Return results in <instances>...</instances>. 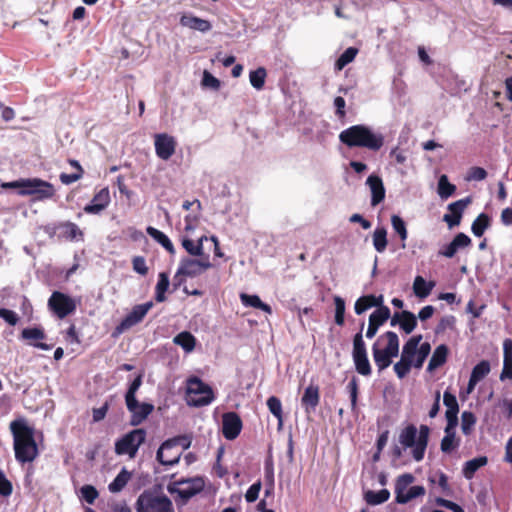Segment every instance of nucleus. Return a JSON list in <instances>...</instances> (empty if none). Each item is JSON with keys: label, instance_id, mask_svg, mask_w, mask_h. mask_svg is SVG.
I'll return each instance as SVG.
<instances>
[{"label": "nucleus", "instance_id": "29", "mask_svg": "<svg viewBox=\"0 0 512 512\" xmlns=\"http://www.w3.org/2000/svg\"><path fill=\"white\" fill-rule=\"evenodd\" d=\"M154 410V406L150 403H139L133 410H128L131 413L130 424L132 426L140 425Z\"/></svg>", "mask_w": 512, "mask_h": 512}, {"label": "nucleus", "instance_id": "32", "mask_svg": "<svg viewBox=\"0 0 512 512\" xmlns=\"http://www.w3.org/2000/svg\"><path fill=\"white\" fill-rule=\"evenodd\" d=\"M488 462V459L486 456H480V457H477V458H473L469 461H467L465 464H464V467H463V475L466 479L470 480L474 477L476 471L485 466Z\"/></svg>", "mask_w": 512, "mask_h": 512}, {"label": "nucleus", "instance_id": "42", "mask_svg": "<svg viewBox=\"0 0 512 512\" xmlns=\"http://www.w3.org/2000/svg\"><path fill=\"white\" fill-rule=\"evenodd\" d=\"M460 443L459 439H456L455 430H448L445 432V436L441 440V451L443 453H451L453 450L458 448Z\"/></svg>", "mask_w": 512, "mask_h": 512}, {"label": "nucleus", "instance_id": "58", "mask_svg": "<svg viewBox=\"0 0 512 512\" xmlns=\"http://www.w3.org/2000/svg\"><path fill=\"white\" fill-rule=\"evenodd\" d=\"M13 492V486L10 480L7 479L4 472L0 469V495L8 497Z\"/></svg>", "mask_w": 512, "mask_h": 512}, {"label": "nucleus", "instance_id": "34", "mask_svg": "<svg viewBox=\"0 0 512 512\" xmlns=\"http://www.w3.org/2000/svg\"><path fill=\"white\" fill-rule=\"evenodd\" d=\"M142 384V375H138L129 385L125 394V402L128 410H133L137 405L136 392Z\"/></svg>", "mask_w": 512, "mask_h": 512}, {"label": "nucleus", "instance_id": "6", "mask_svg": "<svg viewBox=\"0 0 512 512\" xmlns=\"http://www.w3.org/2000/svg\"><path fill=\"white\" fill-rule=\"evenodd\" d=\"M191 441L186 436H176L164 441L159 447L156 458L165 466H173L180 460L182 450L190 447Z\"/></svg>", "mask_w": 512, "mask_h": 512}, {"label": "nucleus", "instance_id": "3", "mask_svg": "<svg viewBox=\"0 0 512 512\" xmlns=\"http://www.w3.org/2000/svg\"><path fill=\"white\" fill-rule=\"evenodd\" d=\"M399 337L394 331L381 334L372 345V355L378 371L381 372L392 364V359L399 354Z\"/></svg>", "mask_w": 512, "mask_h": 512}, {"label": "nucleus", "instance_id": "4", "mask_svg": "<svg viewBox=\"0 0 512 512\" xmlns=\"http://www.w3.org/2000/svg\"><path fill=\"white\" fill-rule=\"evenodd\" d=\"M430 429L427 425H421L417 435V428L409 424L399 434V442L404 449L412 448V457L415 461H422L429 441Z\"/></svg>", "mask_w": 512, "mask_h": 512}, {"label": "nucleus", "instance_id": "10", "mask_svg": "<svg viewBox=\"0 0 512 512\" xmlns=\"http://www.w3.org/2000/svg\"><path fill=\"white\" fill-rule=\"evenodd\" d=\"M422 335H414L408 339L402 348L401 358L394 364V371L399 379L405 378L413 367V359L416 355V346L422 341Z\"/></svg>", "mask_w": 512, "mask_h": 512}, {"label": "nucleus", "instance_id": "41", "mask_svg": "<svg viewBox=\"0 0 512 512\" xmlns=\"http://www.w3.org/2000/svg\"><path fill=\"white\" fill-rule=\"evenodd\" d=\"M390 497V492L387 489L379 491L368 490L364 493V499L369 505H379L386 502Z\"/></svg>", "mask_w": 512, "mask_h": 512}, {"label": "nucleus", "instance_id": "17", "mask_svg": "<svg viewBox=\"0 0 512 512\" xmlns=\"http://www.w3.org/2000/svg\"><path fill=\"white\" fill-rule=\"evenodd\" d=\"M471 203V198L466 197L448 205L449 213L444 214L443 221L447 223L449 228L458 226L461 223L462 215L466 207Z\"/></svg>", "mask_w": 512, "mask_h": 512}, {"label": "nucleus", "instance_id": "48", "mask_svg": "<svg viewBox=\"0 0 512 512\" xmlns=\"http://www.w3.org/2000/svg\"><path fill=\"white\" fill-rule=\"evenodd\" d=\"M266 77L267 72L264 67H259L249 73L250 83L257 90H261L264 87Z\"/></svg>", "mask_w": 512, "mask_h": 512}, {"label": "nucleus", "instance_id": "15", "mask_svg": "<svg viewBox=\"0 0 512 512\" xmlns=\"http://www.w3.org/2000/svg\"><path fill=\"white\" fill-rule=\"evenodd\" d=\"M211 267L212 263L209 261L208 256L201 260L185 257L180 261L179 273H183L184 276L194 278Z\"/></svg>", "mask_w": 512, "mask_h": 512}, {"label": "nucleus", "instance_id": "12", "mask_svg": "<svg viewBox=\"0 0 512 512\" xmlns=\"http://www.w3.org/2000/svg\"><path fill=\"white\" fill-rule=\"evenodd\" d=\"M49 308L60 318L63 319L76 310L75 301L68 295L54 291L48 300Z\"/></svg>", "mask_w": 512, "mask_h": 512}, {"label": "nucleus", "instance_id": "52", "mask_svg": "<svg viewBox=\"0 0 512 512\" xmlns=\"http://www.w3.org/2000/svg\"><path fill=\"white\" fill-rule=\"evenodd\" d=\"M335 304V323L343 326L345 322V301L340 296L334 297Z\"/></svg>", "mask_w": 512, "mask_h": 512}, {"label": "nucleus", "instance_id": "27", "mask_svg": "<svg viewBox=\"0 0 512 512\" xmlns=\"http://www.w3.org/2000/svg\"><path fill=\"white\" fill-rule=\"evenodd\" d=\"M183 487L177 490L178 495L183 500L187 501L191 499L193 496L201 492L204 488V482L201 478H196L192 480H187L182 482Z\"/></svg>", "mask_w": 512, "mask_h": 512}, {"label": "nucleus", "instance_id": "19", "mask_svg": "<svg viewBox=\"0 0 512 512\" xmlns=\"http://www.w3.org/2000/svg\"><path fill=\"white\" fill-rule=\"evenodd\" d=\"M110 192L108 187L99 190L93 197L92 201L85 205L83 210L87 214L97 215L105 210L110 204Z\"/></svg>", "mask_w": 512, "mask_h": 512}, {"label": "nucleus", "instance_id": "45", "mask_svg": "<svg viewBox=\"0 0 512 512\" xmlns=\"http://www.w3.org/2000/svg\"><path fill=\"white\" fill-rule=\"evenodd\" d=\"M456 191V186L449 182L446 175H441L438 180V194L442 199L451 197Z\"/></svg>", "mask_w": 512, "mask_h": 512}, {"label": "nucleus", "instance_id": "7", "mask_svg": "<svg viewBox=\"0 0 512 512\" xmlns=\"http://www.w3.org/2000/svg\"><path fill=\"white\" fill-rule=\"evenodd\" d=\"M137 512H173L172 501L156 490H144L135 505Z\"/></svg>", "mask_w": 512, "mask_h": 512}, {"label": "nucleus", "instance_id": "57", "mask_svg": "<svg viewBox=\"0 0 512 512\" xmlns=\"http://www.w3.org/2000/svg\"><path fill=\"white\" fill-rule=\"evenodd\" d=\"M81 494L88 504H93L99 496L97 489L92 485H84L81 488Z\"/></svg>", "mask_w": 512, "mask_h": 512}, {"label": "nucleus", "instance_id": "46", "mask_svg": "<svg viewBox=\"0 0 512 512\" xmlns=\"http://www.w3.org/2000/svg\"><path fill=\"white\" fill-rule=\"evenodd\" d=\"M357 54H358L357 48H355V47L347 48L336 60L335 70L341 71L346 65H348L355 59Z\"/></svg>", "mask_w": 512, "mask_h": 512}, {"label": "nucleus", "instance_id": "54", "mask_svg": "<svg viewBox=\"0 0 512 512\" xmlns=\"http://www.w3.org/2000/svg\"><path fill=\"white\" fill-rule=\"evenodd\" d=\"M372 307L373 306H372V302H371V297L369 294V295L361 296L356 300L355 305H354V310L357 315H361L365 311H367L368 309H370Z\"/></svg>", "mask_w": 512, "mask_h": 512}, {"label": "nucleus", "instance_id": "56", "mask_svg": "<svg viewBox=\"0 0 512 512\" xmlns=\"http://www.w3.org/2000/svg\"><path fill=\"white\" fill-rule=\"evenodd\" d=\"M347 390L350 395L351 409L353 411H355L357 408V398H358V380L356 377H353L349 381V383L347 385Z\"/></svg>", "mask_w": 512, "mask_h": 512}, {"label": "nucleus", "instance_id": "28", "mask_svg": "<svg viewBox=\"0 0 512 512\" xmlns=\"http://www.w3.org/2000/svg\"><path fill=\"white\" fill-rule=\"evenodd\" d=\"M21 337L25 340H35V341H42L46 338V334L42 328L39 327H33V328H25L21 332ZM36 348L42 349V350H49L51 349V346L43 343V342H36L30 343Z\"/></svg>", "mask_w": 512, "mask_h": 512}, {"label": "nucleus", "instance_id": "60", "mask_svg": "<svg viewBox=\"0 0 512 512\" xmlns=\"http://www.w3.org/2000/svg\"><path fill=\"white\" fill-rule=\"evenodd\" d=\"M443 403L446 406V410L459 412V405L456 396L447 390L443 395Z\"/></svg>", "mask_w": 512, "mask_h": 512}, {"label": "nucleus", "instance_id": "30", "mask_svg": "<svg viewBox=\"0 0 512 512\" xmlns=\"http://www.w3.org/2000/svg\"><path fill=\"white\" fill-rule=\"evenodd\" d=\"M448 353L449 349L447 345L441 344L437 346L432 354V357L430 358L427 371L432 372L435 369L443 366L447 361Z\"/></svg>", "mask_w": 512, "mask_h": 512}, {"label": "nucleus", "instance_id": "37", "mask_svg": "<svg viewBox=\"0 0 512 512\" xmlns=\"http://www.w3.org/2000/svg\"><path fill=\"white\" fill-rule=\"evenodd\" d=\"M146 231L149 236L161 244L170 254L175 253L174 246L167 235L152 226L147 227Z\"/></svg>", "mask_w": 512, "mask_h": 512}, {"label": "nucleus", "instance_id": "2", "mask_svg": "<svg viewBox=\"0 0 512 512\" xmlns=\"http://www.w3.org/2000/svg\"><path fill=\"white\" fill-rule=\"evenodd\" d=\"M339 140L349 148L361 147L373 152L379 151L384 145V136L363 124L353 125L341 131Z\"/></svg>", "mask_w": 512, "mask_h": 512}, {"label": "nucleus", "instance_id": "47", "mask_svg": "<svg viewBox=\"0 0 512 512\" xmlns=\"http://www.w3.org/2000/svg\"><path fill=\"white\" fill-rule=\"evenodd\" d=\"M417 327V317L414 313L408 310H403L402 321L400 329L405 334L412 333Z\"/></svg>", "mask_w": 512, "mask_h": 512}, {"label": "nucleus", "instance_id": "23", "mask_svg": "<svg viewBox=\"0 0 512 512\" xmlns=\"http://www.w3.org/2000/svg\"><path fill=\"white\" fill-rule=\"evenodd\" d=\"M366 184L369 186L372 194L371 205L375 207L385 198V188L383 181L378 175L372 174L367 178Z\"/></svg>", "mask_w": 512, "mask_h": 512}, {"label": "nucleus", "instance_id": "5", "mask_svg": "<svg viewBox=\"0 0 512 512\" xmlns=\"http://www.w3.org/2000/svg\"><path fill=\"white\" fill-rule=\"evenodd\" d=\"M4 189H19L21 196L36 195L39 200L49 199L55 195L53 185L39 178L19 179L12 182H6L1 185Z\"/></svg>", "mask_w": 512, "mask_h": 512}, {"label": "nucleus", "instance_id": "40", "mask_svg": "<svg viewBox=\"0 0 512 512\" xmlns=\"http://www.w3.org/2000/svg\"><path fill=\"white\" fill-rule=\"evenodd\" d=\"M131 478V472L123 468L114 480L109 484L108 489L112 493L120 492L129 482Z\"/></svg>", "mask_w": 512, "mask_h": 512}, {"label": "nucleus", "instance_id": "49", "mask_svg": "<svg viewBox=\"0 0 512 512\" xmlns=\"http://www.w3.org/2000/svg\"><path fill=\"white\" fill-rule=\"evenodd\" d=\"M391 224L394 231L399 235L401 241L403 242L402 248H405V241L407 240L408 237V231L404 220L398 215H392Z\"/></svg>", "mask_w": 512, "mask_h": 512}, {"label": "nucleus", "instance_id": "36", "mask_svg": "<svg viewBox=\"0 0 512 512\" xmlns=\"http://www.w3.org/2000/svg\"><path fill=\"white\" fill-rule=\"evenodd\" d=\"M169 275L166 272H161L158 275V282L155 287V300L162 303L166 300V292L169 288Z\"/></svg>", "mask_w": 512, "mask_h": 512}, {"label": "nucleus", "instance_id": "59", "mask_svg": "<svg viewBox=\"0 0 512 512\" xmlns=\"http://www.w3.org/2000/svg\"><path fill=\"white\" fill-rule=\"evenodd\" d=\"M132 267L135 272L138 274L145 276L148 273V267L146 265V260L143 256H135L132 259Z\"/></svg>", "mask_w": 512, "mask_h": 512}, {"label": "nucleus", "instance_id": "26", "mask_svg": "<svg viewBox=\"0 0 512 512\" xmlns=\"http://www.w3.org/2000/svg\"><path fill=\"white\" fill-rule=\"evenodd\" d=\"M512 380V339H505L503 342V368L500 380Z\"/></svg>", "mask_w": 512, "mask_h": 512}, {"label": "nucleus", "instance_id": "11", "mask_svg": "<svg viewBox=\"0 0 512 512\" xmlns=\"http://www.w3.org/2000/svg\"><path fill=\"white\" fill-rule=\"evenodd\" d=\"M415 478L410 473L400 475L395 484V500L399 504H406L412 499L425 495V488L420 485L412 486L407 490V487L414 482Z\"/></svg>", "mask_w": 512, "mask_h": 512}, {"label": "nucleus", "instance_id": "20", "mask_svg": "<svg viewBox=\"0 0 512 512\" xmlns=\"http://www.w3.org/2000/svg\"><path fill=\"white\" fill-rule=\"evenodd\" d=\"M389 318V307H382L381 309L373 311L369 316L366 337L372 339L377 334L379 328L383 326Z\"/></svg>", "mask_w": 512, "mask_h": 512}, {"label": "nucleus", "instance_id": "24", "mask_svg": "<svg viewBox=\"0 0 512 512\" xmlns=\"http://www.w3.org/2000/svg\"><path fill=\"white\" fill-rule=\"evenodd\" d=\"M491 370V366L489 361L487 360H481L478 364H476L471 372L468 385H467V392L471 393L478 382H480L482 379H484Z\"/></svg>", "mask_w": 512, "mask_h": 512}, {"label": "nucleus", "instance_id": "64", "mask_svg": "<svg viewBox=\"0 0 512 512\" xmlns=\"http://www.w3.org/2000/svg\"><path fill=\"white\" fill-rule=\"evenodd\" d=\"M199 219H200V212H198L196 214L190 213V214L186 215L184 218L185 231H187V232L193 231L197 227V225L199 223Z\"/></svg>", "mask_w": 512, "mask_h": 512}, {"label": "nucleus", "instance_id": "38", "mask_svg": "<svg viewBox=\"0 0 512 512\" xmlns=\"http://www.w3.org/2000/svg\"><path fill=\"white\" fill-rule=\"evenodd\" d=\"M434 286V282H426L422 276H416L413 283V290L417 297L426 298L429 296Z\"/></svg>", "mask_w": 512, "mask_h": 512}, {"label": "nucleus", "instance_id": "31", "mask_svg": "<svg viewBox=\"0 0 512 512\" xmlns=\"http://www.w3.org/2000/svg\"><path fill=\"white\" fill-rule=\"evenodd\" d=\"M173 342L180 346L186 353L192 352L196 346V338L188 331H183L177 334L174 337Z\"/></svg>", "mask_w": 512, "mask_h": 512}, {"label": "nucleus", "instance_id": "51", "mask_svg": "<svg viewBox=\"0 0 512 512\" xmlns=\"http://www.w3.org/2000/svg\"><path fill=\"white\" fill-rule=\"evenodd\" d=\"M267 407L269 411L278 419L281 424L283 421L282 404L278 397L271 396L267 400Z\"/></svg>", "mask_w": 512, "mask_h": 512}, {"label": "nucleus", "instance_id": "61", "mask_svg": "<svg viewBox=\"0 0 512 512\" xmlns=\"http://www.w3.org/2000/svg\"><path fill=\"white\" fill-rule=\"evenodd\" d=\"M487 177V171L478 166L471 167L468 172V180L482 181Z\"/></svg>", "mask_w": 512, "mask_h": 512}, {"label": "nucleus", "instance_id": "21", "mask_svg": "<svg viewBox=\"0 0 512 512\" xmlns=\"http://www.w3.org/2000/svg\"><path fill=\"white\" fill-rule=\"evenodd\" d=\"M471 242L472 241L469 236L460 232L453 238V240L449 244L443 246L439 250V255H442L447 258H452L455 256L459 249L470 246Z\"/></svg>", "mask_w": 512, "mask_h": 512}, {"label": "nucleus", "instance_id": "43", "mask_svg": "<svg viewBox=\"0 0 512 512\" xmlns=\"http://www.w3.org/2000/svg\"><path fill=\"white\" fill-rule=\"evenodd\" d=\"M387 231L384 227L376 228L373 233V246L379 253H383L387 248Z\"/></svg>", "mask_w": 512, "mask_h": 512}, {"label": "nucleus", "instance_id": "63", "mask_svg": "<svg viewBox=\"0 0 512 512\" xmlns=\"http://www.w3.org/2000/svg\"><path fill=\"white\" fill-rule=\"evenodd\" d=\"M260 490H261V482L260 481H257L256 483L252 484L248 488V490L245 494L246 501L249 503L255 502L259 496Z\"/></svg>", "mask_w": 512, "mask_h": 512}, {"label": "nucleus", "instance_id": "9", "mask_svg": "<svg viewBox=\"0 0 512 512\" xmlns=\"http://www.w3.org/2000/svg\"><path fill=\"white\" fill-rule=\"evenodd\" d=\"M146 437L147 431L143 428L129 431L115 442V453L135 458L139 447L145 442Z\"/></svg>", "mask_w": 512, "mask_h": 512}, {"label": "nucleus", "instance_id": "8", "mask_svg": "<svg viewBox=\"0 0 512 512\" xmlns=\"http://www.w3.org/2000/svg\"><path fill=\"white\" fill-rule=\"evenodd\" d=\"M215 398L213 389L199 377L187 379L186 401L189 406L202 407L209 405Z\"/></svg>", "mask_w": 512, "mask_h": 512}, {"label": "nucleus", "instance_id": "13", "mask_svg": "<svg viewBox=\"0 0 512 512\" xmlns=\"http://www.w3.org/2000/svg\"><path fill=\"white\" fill-rule=\"evenodd\" d=\"M152 307H153L152 301H148L143 304L135 305L132 308L131 312H129L122 319V321L116 326L115 332L117 334H121V333L125 332L126 330L130 329L131 327L140 323L145 318V316L147 315V313L149 312V310Z\"/></svg>", "mask_w": 512, "mask_h": 512}, {"label": "nucleus", "instance_id": "50", "mask_svg": "<svg viewBox=\"0 0 512 512\" xmlns=\"http://www.w3.org/2000/svg\"><path fill=\"white\" fill-rule=\"evenodd\" d=\"M476 423L475 415L470 411H464L461 415V429L463 434L470 435Z\"/></svg>", "mask_w": 512, "mask_h": 512}, {"label": "nucleus", "instance_id": "18", "mask_svg": "<svg viewBox=\"0 0 512 512\" xmlns=\"http://www.w3.org/2000/svg\"><path fill=\"white\" fill-rule=\"evenodd\" d=\"M54 232L57 233L59 239L66 241L78 242L84 240V232L71 221L59 222L54 226Z\"/></svg>", "mask_w": 512, "mask_h": 512}, {"label": "nucleus", "instance_id": "14", "mask_svg": "<svg viewBox=\"0 0 512 512\" xmlns=\"http://www.w3.org/2000/svg\"><path fill=\"white\" fill-rule=\"evenodd\" d=\"M154 147L156 155L162 160L170 159L177 147L175 137L167 133H158L154 135Z\"/></svg>", "mask_w": 512, "mask_h": 512}, {"label": "nucleus", "instance_id": "39", "mask_svg": "<svg viewBox=\"0 0 512 512\" xmlns=\"http://www.w3.org/2000/svg\"><path fill=\"white\" fill-rule=\"evenodd\" d=\"M490 224H491L490 216L486 213H481L477 216V218L472 223V226H471L472 233L476 237H481V236H483L485 230L490 227Z\"/></svg>", "mask_w": 512, "mask_h": 512}, {"label": "nucleus", "instance_id": "53", "mask_svg": "<svg viewBox=\"0 0 512 512\" xmlns=\"http://www.w3.org/2000/svg\"><path fill=\"white\" fill-rule=\"evenodd\" d=\"M455 323L456 318L453 315H447L442 317L435 328L436 334L444 333L448 329H454Z\"/></svg>", "mask_w": 512, "mask_h": 512}, {"label": "nucleus", "instance_id": "25", "mask_svg": "<svg viewBox=\"0 0 512 512\" xmlns=\"http://www.w3.org/2000/svg\"><path fill=\"white\" fill-rule=\"evenodd\" d=\"M180 25L200 32H208L212 29L210 21L192 14H183L180 17Z\"/></svg>", "mask_w": 512, "mask_h": 512}, {"label": "nucleus", "instance_id": "62", "mask_svg": "<svg viewBox=\"0 0 512 512\" xmlns=\"http://www.w3.org/2000/svg\"><path fill=\"white\" fill-rule=\"evenodd\" d=\"M458 413V411L446 410L445 417L447 425L445 427V432H448V430H455L458 425Z\"/></svg>", "mask_w": 512, "mask_h": 512}, {"label": "nucleus", "instance_id": "22", "mask_svg": "<svg viewBox=\"0 0 512 512\" xmlns=\"http://www.w3.org/2000/svg\"><path fill=\"white\" fill-rule=\"evenodd\" d=\"M320 402V390L318 385L310 384L306 387L301 404L307 413L315 411Z\"/></svg>", "mask_w": 512, "mask_h": 512}, {"label": "nucleus", "instance_id": "33", "mask_svg": "<svg viewBox=\"0 0 512 512\" xmlns=\"http://www.w3.org/2000/svg\"><path fill=\"white\" fill-rule=\"evenodd\" d=\"M353 362L355 365V369L357 373L362 376H370L372 373V368L367 356V352L357 353L352 355Z\"/></svg>", "mask_w": 512, "mask_h": 512}, {"label": "nucleus", "instance_id": "1", "mask_svg": "<svg viewBox=\"0 0 512 512\" xmlns=\"http://www.w3.org/2000/svg\"><path fill=\"white\" fill-rule=\"evenodd\" d=\"M13 436L15 459L21 465L33 462L39 455L37 443L34 438V429L22 419L10 423Z\"/></svg>", "mask_w": 512, "mask_h": 512}, {"label": "nucleus", "instance_id": "44", "mask_svg": "<svg viewBox=\"0 0 512 512\" xmlns=\"http://www.w3.org/2000/svg\"><path fill=\"white\" fill-rule=\"evenodd\" d=\"M207 238L205 236L201 237L197 243H194L193 240L189 238H184L182 240V246L186 250V252L192 256H202L203 255V240Z\"/></svg>", "mask_w": 512, "mask_h": 512}, {"label": "nucleus", "instance_id": "55", "mask_svg": "<svg viewBox=\"0 0 512 512\" xmlns=\"http://www.w3.org/2000/svg\"><path fill=\"white\" fill-rule=\"evenodd\" d=\"M363 328H364V322L361 323L360 331L358 333H356L354 338H353V351H352V355L353 354H357V353L367 352L366 345H365V342L363 340V335H362Z\"/></svg>", "mask_w": 512, "mask_h": 512}, {"label": "nucleus", "instance_id": "16", "mask_svg": "<svg viewBox=\"0 0 512 512\" xmlns=\"http://www.w3.org/2000/svg\"><path fill=\"white\" fill-rule=\"evenodd\" d=\"M242 427V420L236 412H226L222 415V434L225 439H236L240 435Z\"/></svg>", "mask_w": 512, "mask_h": 512}, {"label": "nucleus", "instance_id": "35", "mask_svg": "<svg viewBox=\"0 0 512 512\" xmlns=\"http://www.w3.org/2000/svg\"><path fill=\"white\" fill-rule=\"evenodd\" d=\"M240 299L244 306L260 309L268 314L272 313V308L268 304L262 302L258 295H249L246 293H242L240 295Z\"/></svg>", "mask_w": 512, "mask_h": 512}]
</instances>
